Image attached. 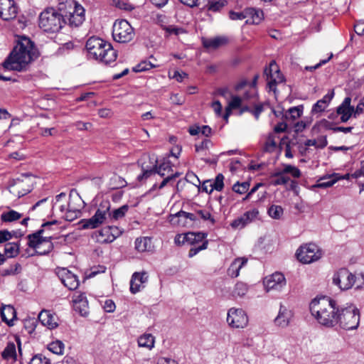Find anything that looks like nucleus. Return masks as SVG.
Instances as JSON below:
<instances>
[{
  "label": "nucleus",
  "mask_w": 364,
  "mask_h": 364,
  "mask_svg": "<svg viewBox=\"0 0 364 364\" xmlns=\"http://www.w3.org/2000/svg\"><path fill=\"white\" fill-rule=\"evenodd\" d=\"M37 58L33 42L26 36H18L16 45L3 63L6 70L23 71L28 63Z\"/></svg>",
  "instance_id": "nucleus-1"
},
{
  "label": "nucleus",
  "mask_w": 364,
  "mask_h": 364,
  "mask_svg": "<svg viewBox=\"0 0 364 364\" xmlns=\"http://www.w3.org/2000/svg\"><path fill=\"white\" fill-rule=\"evenodd\" d=\"M309 308L311 314L320 324L326 327L337 324L338 306L336 301L325 297L314 299Z\"/></svg>",
  "instance_id": "nucleus-2"
},
{
  "label": "nucleus",
  "mask_w": 364,
  "mask_h": 364,
  "mask_svg": "<svg viewBox=\"0 0 364 364\" xmlns=\"http://www.w3.org/2000/svg\"><path fill=\"white\" fill-rule=\"evenodd\" d=\"M86 48L94 58L106 65L114 62L117 57V51L111 43L100 38H90L86 42Z\"/></svg>",
  "instance_id": "nucleus-3"
},
{
  "label": "nucleus",
  "mask_w": 364,
  "mask_h": 364,
  "mask_svg": "<svg viewBox=\"0 0 364 364\" xmlns=\"http://www.w3.org/2000/svg\"><path fill=\"white\" fill-rule=\"evenodd\" d=\"M66 23L63 15L53 8L45 9L39 16V26L46 32H58Z\"/></svg>",
  "instance_id": "nucleus-4"
},
{
  "label": "nucleus",
  "mask_w": 364,
  "mask_h": 364,
  "mask_svg": "<svg viewBox=\"0 0 364 364\" xmlns=\"http://www.w3.org/2000/svg\"><path fill=\"white\" fill-rule=\"evenodd\" d=\"M43 229H39L36 232L27 236L28 245L35 250V255H46L50 253L54 248L52 242L53 237H43Z\"/></svg>",
  "instance_id": "nucleus-5"
},
{
  "label": "nucleus",
  "mask_w": 364,
  "mask_h": 364,
  "mask_svg": "<svg viewBox=\"0 0 364 364\" xmlns=\"http://www.w3.org/2000/svg\"><path fill=\"white\" fill-rule=\"evenodd\" d=\"M337 324L347 331L356 329L360 322L358 310L353 306L339 307L337 312Z\"/></svg>",
  "instance_id": "nucleus-6"
},
{
  "label": "nucleus",
  "mask_w": 364,
  "mask_h": 364,
  "mask_svg": "<svg viewBox=\"0 0 364 364\" xmlns=\"http://www.w3.org/2000/svg\"><path fill=\"white\" fill-rule=\"evenodd\" d=\"M134 28L127 20L116 21L113 25L112 36L115 41L122 43L130 42L134 37Z\"/></svg>",
  "instance_id": "nucleus-7"
},
{
  "label": "nucleus",
  "mask_w": 364,
  "mask_h": 364,
  "mask_svg": "<svg viewBox=\"0 0 364 364\" xmlns=\"http://www.w3.org/2000/svg\"><path fill=\"white\" fill-rule=\"evenodd\" d=\"M157 162V159L154 156H144L139 159L137 164L141 167V173L137 176V181L144 183L152 175L156 174Z\"/></svg>",
  "instance_id": "nucleus-8"
},
{
  "label": "nucleus",
  "mask_w": 364,
  "mask_h": 364,
  "mask_svg": "<svg viewBox=\"0 0 364 364\" xmlns=\"http://www.w3.org/2000/svg\"><path fill=\"white\" fill-rule=\"evenodd\" d=\"M82 203L83 201L78 193L75 189H72L69 194V202L64 218L68 221H73L78 218L81 213L80 210L83 207Z\"/></svg>",
  "instance_id": "nucleus-9"
},
{
  "label": "nucleus",
  "mask_w": 364,
  "mask_h": 364,
  "mask_svg": "<svg viewBox=\"0 0 364 364\" xmlns=\"http://www.w3.org/2000/svg\"><path fill=\"white\" fill-rule=\"evenodd\" d=\"M321 251L318 247L314 243L301 246L296 253L297 259L304 264H309L317 261L321 257Z\"/></svg>",
  "instance_id": "nucleus-10"
},
{
  "label": "nucleus",
  "mask_w": 364,
  "mask_h": 364,
  "mask_svg": "<svg viewBox=\"0 0 364 364\" xmlns=\"http://www.w3.org/2000/svg\"><path fill=\"white\" fill-rule=\"evenodd\" d=\"M355 282V277L347 269L341 268L334 273L333 277V284L338 286L341 290L350 289Z\"/></svg>",
  "instance_id": "nucleus-11"
},
{
  "label": "nucleus",
  "mask_w": 364,
  "mask_h": 364,
  "mask_svg": "<svg viewBox=\"0 0 364 364\" xmlns=\"http://www.w3.org/2000/svg\"><path fill=\"white\" fill-rule=\"evenodd\" d=\"M227 322L235 328H243L248 323V317L242 309L231 308L228 310Z\"/></svg>",
  "instance_id": "nucleus-12"
},
{
  "label": "nucleus",
  "mask_w": 364,
  "mask_h": 364,
  "mask_svg": "<svg viewBox=\"0 0 364 364\" xmlns=\"http://www.w3.org/2000/svg\"><path fill=\"white\" fill-rule=\"evenodd\" d=\"M264 74L268 80V87L270 90L275 91L277 83L282 82L284 77L282 76L275 61H272L268 68H265Z\"/></svg>",
  "instance_id": "nucleus-13"
},
{
  "label": "nucleus",
  "mask_w": 364,
  "mask_h": 364,
  "mask_svg": "<svg viewBox=\"0 0 364 364\" xmlns=\"http://www.w3.org/2000/svg\"><path fill=\"white\" fill-rule=\"evenodd\" d=\"M18 7L14 0H0V18L9 21L16 18Z\"/></svg>",
  "instance_id": "nucleus-14"
},
{
  "label": "nucleus",
  "mask_w": 364,
  "mask_h": 364,
  "mask_svg": "<svg viewBox=\"0 0 364 364\" xmlns=\"http://www.w3.org/2000/svg\"><path fill=\"white\" fill-rule=\"evenodd\" d=\"M61 282L70 290H75L79 286V280L75 274L67 269H61L58 273Z\"/></svg>",
  "instance_id": "nucleus-15"
},
{
  "label": "nucleus",
  "mask_w": 364,
  "mask_h": 364,
  "mask_svg": "<svg viewBox=\"0 0 364 364\" xmlns=\"http://www.w3.org/2000/svg\"><path fill=\"white\" fill-rule=\"evenodd\" d=\"M148 281V275L145 272H134L130 280V291L136 294L144 288V284Z\"/></svg>",
  "instance_id": "nucleus-16"
},
{
  "label": "nucleus",
  "mask_w": 364,
  "mask_h": 364,
  "mask_svg": "<svg viewBox=\"0 0 364 364\" xmlns=\"http://www.w3.org/2000/svg\"><path fill=\"white\" fill-rule=\"evenodd\" d=\"M350 97H347L336 109V113L341 115L342 122H346L352 116L353 117V106L350 105Z\"/></svg>",
  "instance_id": "nucleus-17"
},
{
  "label": "nucleus",
  "mask_w": 364,
  "mask_h": 364,
  "mask_svg": "<svg viewBox=\"0 0 364 364\" xmlns=\"http://www.w3.org/2000/svg\"><path fill=\"white\" fill-rule=\"evenodd\" d=\"M264 285L267 290L280 289L286 284L284 276L279 272L272 274L269 277H267L264 281Z\"/></svg>",
  "instance_id": "nucleus-18"
},
{
  "label": "nucleus",
  "mask_w": 364,
  "mask_h": 364,
  "mask_svg": "<svg viewBox=\"0 0 364 364\" xmlns=\"http://www.w3.org/2000/svg\"><path fill=\"white\" fill-rule=\"evenodd\" d=\"M257 212L247 211L240 217L235 219L230 224L231 227L234 229H242L250 223L252 218L256 216Z\"/></svg>",
  "instance_id": "nucleus-19"
},
{
  "label": "nucleus",
  "mask_w": 364,
  "mask_h": 364,
  "mask_svg": "<svg viewBox=\"0 0 364 364\" xmlns=\"http://www.w3.org/2000/svg\"><path fill=\"white\" fill-rule=\"evenodd\" d=\"M171 222L173 224L185 225L186 220L189 219L191 221L195 222L198 220V217L194 213H188L183 210H180L173 215H171Z\"/></svg>",
  "instance_id": "nucleus-20"
},
{
  "label": "nucleus",
  "mask_w": 364,
  "mask_h": 364,
  "mask_svg": "<svg viewBox=\"0 0 364 364\" xmlns=\"http://www.w3.org/2000/svg\"><path fill=\"white\" fill-rule=\"evenodd\" d=\"M202 43L205 48L216 50L218 48L225 46L228 43V38L226 36H216L213 38H203Z\"/></svg>",
  "instance_id": "nucleus-21"
},
{
  "label": "nucleus",
  "mask_w": 364,
  "mask_h": 364,
  "mask_svg": "<svg viewBox=\"0 0 364 364\" xmlns=\"http://www.w3.org/2000/svg\"><path fill=\"white\" fill-rule=\"evenodd\" d=\"M38 318L42 325L47 326L49 329H53L58 326L55 316L52 314L49 311H41Z\"/></svg>",
  "instance_id": "nucleus-22"
},
{
  "label": "nucleus",
  "mask_w": 364,
  "mask_h": 364,
  "mask_svg": "<svg viewBox=\"0 0 364 364\" xmlns=\"http://www.w3.org/2000/svg\"><path fill=\"white\" fill-rule=\"evenodd\" d=\"M247 259L245 257L236 258L228 269V274L232 278L237 277L240 270L247 264Z\"/></svg>",
  "instance_id": "nucleus-23"
},
{
  "label": "nucleus",
  "mask_w": 364,
  "mask_h": 364,
  "mask_svg": "<svg viewBox=\"0 0 364 364\" xmlns=\"http://www.w3.org/2000/svg\"><path fill=\"white\" fill-rule=\"evenodd\" d=\"M207 237V233L203 232H188L185 233V240H186V244L197 246L199 243H203V241L207 240L205 238Z\"/></svg>",
  "instance_id": "nucleus-24"
},
{
  "label": "nucleus",
  "mask_w": 364,
  "mask_h": 364,
  "mask_svg": "<svg viewBox=\"0 0 364 364\" xmlns=\"http://www.w3.org/2000/svg\"><path fill=\"white\" fill-rule=\"evenodd\" d=\"M1 316L2 321L8 326H11L14 325V319L16 318V312L12 306L5 305L1 308Z\"/></svg>",
  "instance_id": "nucleus-25"
},
{
  "label": "nucleus",
  "mask_w": 364,
  "mask_h": 364,
  "mask_svg": "<svg viewBox=\"0 0 364 364\" xmlns=\"http://www.w3.org/2000/svg\"><path fill=\"white\" fill-rule=\"evenodd\" d=\"M291 316V311L287 310L284 306H281L278 316L274 319V323L279 327H287L289 323Z\"/></svg>",
  "instance_id": "nucleus-26"
},
{
  "label": "nucleus",
  "mask_w": 364,
  "mask_h": 364,
  "mask_svg": "<svg viewBox=\"0 0 364 364\" xmlns=\"http://www.w3.org/2000/svg\"><path fill=\"white\" fill-rule=\"evenodd\" d=\"M245 14H246V18H248L246 21L247 23L258 24L263 18L262 11L254 8L245 9Z\"/></svg>",
  "instance_id": "nucleus-27"
},
{
  "label": "nucleus",
  "mask_w": 364,
  "mask_h": 364,
  "mask_svg": "<svg viewBox=\"0 0 364 364\" xmlns=\"http://www.w3.org/2000/svg\"><path fill=\"white\" fill-rule=\"evenodd\" d=\"M110 210V203L107 200L102 201L97 209L94 216L98 219L99 223L102 225L109 216Z\"/></svg>",
  "instance_id": "nucleus-28"
},
{
  "label": "nucleus",
  "mask_w": 364,
  "mask_h": 364,
  "mask_svg": "<svg viewBox=\"0 0 364 364\" xmlns=\"http://www.w3.org/2000/svg\"><path fill=\"white\" fill-rule=\"evenodd\" d=\"M1 358L4 360H13L16 361L17 360V353L16 348V344L13 341H9L6 346L1 353Z\"/></svg>",
  "instance_id": "nucleus-29"
},
{
  "label": "nucleus",
  "mask_w": 364,
  "mask_h": 364,
  "mask_svg": "<svg viewBox=\"0 0 364 364\" xmlns=\"http://www.w3.org/2000/svg\"><path fill=\"white\" fill-rule=\"evenodd\" d=\"M92 237V238H95L97 242L102 244L112 242L108 226L102 228L100 230L95 232Z\"/></svg>",
  "instance_id": "nucleus-30"
},
{
  "label": "nucleus",
  "mask_w": 364,
  "mask_h": 364,
  "mask_svg": "<svg viewBox=\"0 0 364 364\" xmlns=\"http://www.w3.org/2000/svg\"><path fill=\"white\" fill-rule=\"evenodd\" d=\"M135 249L139 252L149 251L151 248V240L148 237H138L135 240Z\"/></svg>",
  "instance_id": "nucleus-31"
},
{
  "label": "nucleus",
  "mask_w": 364,
  "mask_h": 364,
  "mask_svg": "<svg viewBox=\"0 0 364 364\" xmlns=\"http://www.w3.org/2000/svg\"><path fill=\"white\" fill-rule=\"evenodd\" d=\"M172 172V164L169 160L164 159L161 163H160L159 165L157 164L156 173H158L161 177H164L166 174L170 175L171 173H173Z\"/></svg>",
  "instance_id": "nucleus-32"
},
{
  "label": "nucleus",
  "mask_w": 364,
  "mask_h": 364,
  "mask_svg": "<svg viewBox=\"0 0 364 364\" xmlns=\"http://www.w3.org/2000/svg\"><path fill=\"white\" fill-rule=\"evenodd\" d=\"M303 110L304 106L302 105L290 107L283 115V117L287 120H294L301 116Z\"/></svg>",
  "instance_id": "nucleus-33"
},
{
  "label": "nucleus",
  "mask_w": 364,
  "mask_h": 364,
  "mask_svg": "<svg viewBox=\"0 0 364 364\" xmlns=\"http://www.w3.org/2000/svg\"><path fill=\"white\" fill-rule=\"evenodd\" d=\"M138 344L140 347L151 349L154 346V337L151 333H145L138 338Z\"/></svg>",
  "instance_id": "nucleus-34"
},
{
  "label": "nucleus",
  "mask_w": 364,
  "mask_h": 364,
  "mask_svg": "<svg viewBox=\"0 0 364 364\" xmlns=\"http://www.w3.org/2000/svg\"><path fill=\"white\" fill-rule=\"evenodd\" d=\"M128 205H124L119 208L114 209L112 212L109 211V217L111 220H117L124 217L129 210Z\"/></svg>",
  "instance_id": "nucleus-35"
},
{
  "label": "nucleus",
  "mask_w": 364,
  "mask_h": 364,
  "mask_svg": "<svg viewBox=\"0 0 364 364\" xmlns=\"http://www.w3.org/2000/svg\"><path fill=\"white\" fill-rule=\"evenodd\" d=\"M224 176L222 173H218L213 182L210 181V184L208 186H210V193H212L213 190L221 191L224 187Z\"/></svg>",
  "instance_id": "nucleus-36"
},
{
  "label": "nucleus",
  "mask_w": 364,
  "mask_h": 364,
  "mask_svg": "<svg viewBox=\"0 0 364 364\" xmlns=\"http://www.w3.org/2000/svg\"><path fill=\"white\" fill-rule=\"evenodd\" d=\"M194 210L198 217V220L200 218L204 221L208 220L212 225L215 223V218L212 216L210 212L208 210L199 208L195 209Z\"/></svg>",
  "instance_id": "nucleus-37"
},
{
  "label": "nucleus",
  "mask_w": 364,
  "mask_h": 364,
  "mask_svg": "<svg viewBox=\"0 0 364 364\" xmlns=\"http://www.w3.org/2000/svg\"><path fill=\"white\" fill-rule=\"evenodd\" d=\"M242 97L238 96H232L231 100L228 104V107L226 108V113L224 117L228 119V116L230 114V109H238L241 106L242 103Z\"/></svg>",
  "instance_id": "nucleus-38"
},
{
  "label": "nucleus",
  "mask_w": 364,
  "mask_h": 364,
  "mask_svg": "<svg viewBox=\"0 0 364 364\" xmlns=\"http://www.w3.org/2000/svg\"><path fill=\"white\" fill-rule=\"evenodd\" d=\"M19 252V246L15 242H9L5 245L4 254L9 258L15 257Z\"/></svg>",
  "instance_id": "nucleus-39"
},
{
  "label": "nucleus",
  "mask_w": 364,
  "mask_h": 364,
  "mask_svg": "<svg viewBox=\"0 0 364 364\" xmlns=\"http://www.w3.org/2000/svg\"><path fill=\"white\" fill-rule=\"evenodd\" d=\"M21 218V214L19 213L11 210L8 212H4L1 215V219L4 222H12L17 220Z\"/></svg>",
  "instance_id": "nucleus-40"
},
{
  "label": "nucleus",
  "mask_w": 364,
  "mask_h": 364,
  "mask_svg": "<svg viewBox=\"0 0 364 364\" xmlns=\"http://www.w3.org/2000/svg\"><path fill=\"white\" fill-rule=\"evenodd\" d=\"M227 4L225 0L208 1L206 7L208 11L217 12L220 11Z\"/></svg>",
  "instance_id": "nucleus-41"
},
{
  "label": "nucleus",
  "mask_w": 364,
  "mask_h": 364,
  "mask_svg": "<svg viewBox=\"0 0 364 364\" xmlns=\"http://www.w3.org/2000/svg\"><path fill=\"white\" fill-rule=\"evenodd\" d=\"M64 347V343L62 341L57 340L51 342L48 345V348L50 352L55 354L62 355L63 353Z\"/></svg>",
  "instance_id": "nucleus-42"
},
{
  "label": "nucleus",
  "mask_w": 364,
  "mask_h": 364,
  "mask_svg": "<svg viewBox=\"0 0 364 364\" xmlns=\"http://www.w3.org/2000/svg\"><path fill=\"white\" fill-rule=\"evenodd\" d=\"M269 215L276 220L281 218L284 213V210L282 206L277 205H272L267 211Z\"/></svg>",
  "instance_id": "nucleus-43"
},
{
  "label": "nucleus",
  "mask_w": 364,
  "mask_h": 364,
  "mask_svg": "<svg viewBox=\"0 0 364 364\" xmlns=\"http://www.w3.org/2000/svg\"><path fill=\"white\" fill-rule=\"evenodd\" d=\"M284 173H282V171L275 172L273 173L271 175V177H277V178L274 181H272V184L274 186H279V185H285L287 183V182L289 181V178L287 176H283Z\"/></svg>",
  "instance_id": "nucleus-44"
},
{
  "label": "nucleus",
  "mask_w": 364,
  "mask_h": 364,
  "mask_svg": "<svg viewBox=\"0 0 364 364\" xmlns=\"http://www.w3.org/2000/svg\"><path fill=\"white\" fill-rule=\"evenodd\" d=\"M338 178L335 176L321 178L316 185V187L321 188H326L332 186L337 181Z\"/></svg>",
  "instance_id": "nucleus-45"
},
{
  "label": "nucleus",
  "mask_w": 364,
  "mask_h": 364,
  "mask_svg": "<svg viewBox=\"0 0 364 364\" xmlns=\"http://www.w3.org/2000/svg\"><path fill=\"white\" fill-rule=\"evenodd\" d=\"M82 228L83 229H94L99 227L101 224L98 219L93 215L92 218L81 221Z\"/></svg>",
  "instance_id": "nucleus-46"
},
{
  "label": "nucleus",
  "mask_w": 364,
  "mask_h": 364,
  "mask_svg": "<svg viewBox=\"0 0 364 364\" xmlns=\"http://www.w3.org/2000/svg\"><path fill=\"white\" fill-rule=\"evenodd\" d=\"M68 18V23L70 26L77 27L82 23L85 20V16L75 15L69 13Z\"/></svg>",
  "instance_id": "nucleus-47"
},
{
  "label": "nucleus",
  "mask_w": 364,
  "mask_h": 364,
  "mask_svg": "<svg viewBox=\"0 0 364 364\" xmlns=\"http://www.w3.org/2000/svg\"><path fill=\"white\" fill-rule=\"evenodd\" d=\"M21 266L18 263H16L14 265L10 266L9 268L2 269L1 274L3 277H7L9 275H15L20 272Z\"/></svg>",
  "instance_id": "nucleus-48"
},
{
  "label": "nucleus",
  "mask_w": 364,
  "mask_h": 364,
  "mask_svg": "<svg viewBox=\"0 0 364 364\" xmlns=\"http://www.w3.org/2000/svg\"><path fill=\"white\" fill-rule=\"evenodd\" d=\"M74 309L79 312L82 316L88 314V301L87 299L81 301L79 304H74Z\"/></svg>",
  "instance_id": "nucleus-49"
},
{
  "label": "nucleus",
  "mask_w": 364,
  "mask_h": 364,
  "mask_svg": "<svg viewBox=\"0 0 364 364\" xmlns=\"http://www.w3.org/2000/svg\"><path fill=\"white\" fill-rule=\"evenodd\" d=\"M247 286L246 284L243 283V282H237L235 286V288H234V290H233V296H243L246 294V293L247 292Z\"/></svg>",
  "instance_id": "nucleus-50"
},
{
  "label": "nucleus",
  "mask_w": 364,
  "mask_h": 364,
  "mask_svg": "<svg viewBox=\"0 0 364 364\" xmlns=\"http://www.w3.org/2000/svg\"><path fill=\"white\" fill-rule=\"evenodd\" d=\"M162 29L165 31L168 34H174V35H179L181 33H186V31L181 28V27H177L175 26H161Z\"/></svg>",
  "instance_id": "nucleus-51"
},
{
  "label": "nucleus",
  "mask_w": 364,
  "mask_h": 364,
  "mask_svg": "<svg viewBox=\"0 0 364 364\" xmlns=\"http://www.w3.org/2000/svg\"><path fill=\"white\" fill-rule=\"evenodd\" d=\"M250 183L247 181H245L242 183L237 182L232 186V191L237 193L242 194L246 193L250 188Z\"/></svg>",
  "instance_id": "nucleus-52"
},
{
  "label": "nucleus",
  "mask_w": 364,
  "mask_h": 364,
  "mask_svg": "<svg viewBox=\"0 0 364 364\" xmlns=\"http://www.w3.org/2000/svg\"><path fill=\"white\" fill-rule=\"evenodd\" d=\"M29 364H51L50 359L41 353L36 354L31 358Z\"/></svg>",
  "instance_id": "nucleus-53"
},
{
  "label": "nucleus",
  "mask_w": 364,
  "mask_h": 364,
  "mask_svg": "<svg viewBox=\"0 0 364 364\" xmlns=\"http://www.w3.org/2000/svg\"><path fill=\"white\" fill-rule=\"evenodd\" d=\"M282 173H290L294 178H299L301 176L300 170L298 168H296V166H294L290 164L284 165V168L282 170Z\"/></svg>",
  "instance_id": "nucleus-54"
},
{
  "label": "nucleus",
  "mask_w": 364,
  "mask_h": 364,
  "mask_svg": "<svg viewBox=\"0 0 364 364\" xmlns=\"http://www.w3.org/2000/svg\"><path fill=\"white\" fill-rule=\"evenodd\" d=\"M154 67V65L152 63H151L149 61L144 60L139 63L135 67H134L133 71L136 73L146 71L151 69Z\"/></svg>",
  "instance_id": "nucleus-55"
},
{
  "label": "nucleus",
  "mask_w": 364,
  "mask_h": 364,
  "mask_svg": "<svg viewBox=\"0 0 364 364\" xmlns=\"http://www.w3.org/2000/svg\"><path fill=\"white\" fill-rule=\"evenodd\" d=\"M179 175H180V173L178 172L168 175L166 178H164V180L161 181V183L159 184V186H158V188L162 189L168 184L172 185L173 182L176 180V178L177 177L179 176Z\"/></svg>",
  "instance_id": "nucleus-56"
},
{
  "label": "nucleus",
  "mask_w": 364,
  "mask_h": 364,
  "mask_svg": "<svg viewBox=\"0 0 364 364\" xmlns=\"http://www.w3.org/2000/svg\"><path fill=\"white\" fill-rule=\"evenodd\" d=\"M208 244V241L205 240L203 242L202 244L191 247L188 252V257H193L195 255H196L200 251L207 249Z\"/></svg>",
  "instance_id": "nucleus-57"
},
{
  "label": "nucleus",
  "mask_w": 364,
  "mask_h": 364,
  "mask_svg": "<svg viewBox=\"0 0 364 364\" xmlns=\"http://www.w3.org/2000/svg\"><path fill=\"white\" fill-rule=\"evenodd\" d=\"M276 146L277 142L274 139V135L273 134H269L265 143V149L267 151H269L274 149Z\"/></svg>",
  "instance_id": "nucleus-58"
},
{
  "label": "nucleus",
  "mask_w": 364,
  "mask_h": 364,
  "mask_svg": "<svg viewBox=\"0 0 364 364\" xmlns=\"http://www.w3.org/2000/svg\"><path fill=\"white\" fill-rule=\"evenodd\" d=\"M229 17L231 20H243L246 18V14H245V9L240 12H236L233 11H230L229 12Z\"/></svg>",
  "instance_id": "nucleus-59"
},
{
  "label": "nucleus",
  "mask_w": 364,
  "mask_h": 364,
  "mask_svg": "<svg viewBox=\"0 0 364 364\" xmlns=\"http://www.w3.org/2000/svg\"><path fill=\"white\" fill-rule=\"evenodd\" d=\"M210 144V141L209 139H205L200 144H197L195 145V149L196 152H200L204 150H207L209 149V145Z\"/></svg>",
  "instance_id": "nucleus-60"
},
{
  "label": "nucleus",
  "mask_w": 364,
  "mask_h": 364,
  "mask_svg": "<svg viewBox=\"0 0 364 364\" xmlns=\"http://www.w3.org/2000/svg\"><path fill=\"white\" fill-rule=\"evenodd\" d=\"M328 105L323 104L320 100H318L312 107L311 113H318L324 111Z\"/></svg>",
  "instance_id": "nucleus-61"
},
{
  "label": "nucleus",
  "mask_w": 364,
  "mask_h": 364,
  "mask_svg": "<svg viewBox=\"0 0 364 364\" xmlns=\"http://www.w3.org/2000/svg\"><path fill=\"white\" fill-rule=\"evenodd\" d=\"M108 228L109 230V233H110V236H111V239H112V242L116 238L119 237L122 233V231L117 226H108Z\"/></svg>",
  "instance_id": "nucleus-62"
},
{
  "label": "nucleus",
  "mask_w": 364,
  "mask_h": 364,
  "mask_svg": "<svg viewBox=\"0 0 364 364\" xmlns=\"http://www.w3.org/2000/svg\"><path fill=\"white\" fill-rule=\"evenodd\" d=\"M116 6L120 9L128 11H131L134 9V6L133 5L124 1H118L116 4Z\"/></svg>",
  "instance_id": "nucleus-63"
},
{
  "label": "nucleus",
  "mask_w": 364,
  "mask_h": 364,
  "mask_svg": "<svg viewBox=\"0 0 364 364\" xmlns=\"http://www.w3.org/2000/svg\"><path fill=\"white\" fill-rule=\"evenodd\" d=\"M13 233L7 230H0V244L11 239Z\"/></svg>",
  "instance_id": "nucleus-64"
}]
</instances>
